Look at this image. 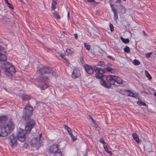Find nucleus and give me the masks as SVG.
<instances>
[{"label":"nucleus","instance_id":"53","mask_svg":"<svg viewBox=\"0 0 156 156\" xmlns=\"http://www.w3.org/2000/svg\"><path fill=\"white\" fill-rule=\"evenodd\" d=\"M5 2L7 4V3L8 2H8V0H5Z\"/></svg>","mask_w":156,"mask_h":156},{"label":"nucleus","instance_id":"18","mask_svg":"<svg viewBox=\"0 0 156 156\" xmlns=\"http://www.w3.org/2000/svg\"><path fill=\"white\" fill-rule=\"evenodd\" d=\"M57 3L56 0H52L51 2V9L54 10L56 8Z\"/></svg>","mask_w":156,"mask_h":156},{"label":"nucleus","instance_id":"46","mask_svg":"<svg viewBox=\"0 0 156 156\" xmlns=\"http://www.w3.org/2000/svg\"><path fill=\"white\" fill-rule=\"evenodd\" d=\"M3 47L0 45V51H2L3 49Z\"/></svg>","mask_w":156,"mask_h":156},{"label":"nucleus","instance_id":"52","mask_svg":"<svg viewBox=\"0 0 156 156\" xmlns=\"http://www.w3.org/2000/svg\"><path fill=\"white\" fill-rule=\"evenodd\" d=\"M19 1L21 2L22 3H24V2L22 0H19Z\"/></svg>","mask_w":156,"mask_h":156},{"label":"nucleus","instance_id":"48","mask_svg":"<svg viewBox=\"0 0 156 156\" xmlns=\"http://www.w3.org/2000/svg\"><path fill=\"white\" fill-rule=\"evenodd\" d=\"M142 33H143V34L144 35H146V36L147 35L146 34V33L145 32V31L144 30H143L142 31Z\"/></svg>","mask_w":156,"mask_h":156},{"label":"nucleus","instance_id":"5","mask_svg":"<svg viewBox=\"0 0 156 156\" xmlns=\"http://www.w3.org/2000/svg\"><path fill=\"white\" fill-rule=\"evenodd\" d=\"M33 108L28 101L23 111V118L25 120H29L33 115Z\"/></svg>","mask_w":156,"mask_h":156},{"label":"nucleus","instance_id":"34","mask_svg":"<svg viewBox=\"0 0 156 156\" xmlns=\"http://www.w3.org/2000/svg\"><path fill=\"white\" fill-rule=\"evenodd\" d=\"M99 142L100 143L103 144V146L107 144L104 141L103 138H100V140H99Z\"/></svg>","mask_w":156,"mask_h":156},{"label":"nucleus","instance_id":"10","mask_svg":"<svg viewBox=\"0 0 156 156\" xmlns=\"http://www.w3.org/2000/svg\"><path fill=\"white\" fill-rule=\"evenodd\" d=\"M119 92L121 94L127 96L135 97V96H134V94L128 90L125 89L121 90Z\"/></svg>","mask_w":156,"mask_h":156},{"label":"nucleus","instance_id":"36","mask_svg":"<svg viewBox=\"0 0 156 156\" xmlns=\"http://www.w3.org/2000/svg\"><path fill=\"white\" fill-rule=\"evenodd\" d=\"M71 138L73 141H75L77 139V138L76 136H74L73 134L72 133H71V134H69Z\"/></svg>","mask_w":156,"mask_h":156},{"label":"nucleus","instance_id":"47","mask_svg":"<svg viewBox=\"0 0 156 156\" xmlns=\"http://www.w3.org/2000/svg\"><path fill=\"white\" fill-rule=\"evenodd\" d=\"M121 2V0H118L115 2L116 3H120Z\"/></svg>","mask_w":156,"mask_h":156},{"label":"nucleus","instance_id":"16","mask_svg":"<svg viewBox=\"0 0 156 156\" xmlns=\"http://www.w3.org/2000/svg\"><path fill=\"white\" fill-rule=\"evenodd\" d=\"M132 136L136 142L138 143H140V142L139 137L137 134L136 133H133L132 134Z\"/></svg>","mask_w":156,"mask_h":156},{"label":"nucleus","instance_id":"12","mask_svg":"<svg viewBox=\"0 0 156 156\" xmlns=\"http://www.w3.org/2000/svg\"><path fill=\"white\" fill-rule=\"evenodd\" d=\"M80 76V71L78 68L74 69L72 74V76L73 78H77Z\"/></svg>","mask_w":156,"mask_h":156},{"label":"nucleus","instance_id":"33","mask_svg":"<svg viewBox=\"0 0 156 156\" xmlns=\"http://www.w3.org/2000/svg\"><path fill=\"white\" fill-rule=\"evenodd\" d=\"M133 64L136 65H138L140 64V62L138 60L135 59L133 60Z\"/></svg>","mask_w":156,"mask_h":156},{"label":"nucleus","instance_id":"6","mask_svg":"<svg viewBox=\"0 0 156 156\" xmlns=\"http://www.w3.org/2000/svg\"><path fill=\"white\" fill-rule=\"evenodd\" d=\"M5 66V74L10 76L13 75L16 72L14 66L9 62H6L4 64Z\"/></svg>","mask_w":156,"mask_h":156},{"label":"nucleus","instance_id":"44","mask_svg":"<svg viewBox=\"0 0 156 156\" xmlns=\"http://www.w3.org/2000/svg\"><path fill=\"white\" fill-rule=\"evenodd\" d=\"M108 57L109 58L112 60H115L114 58L111 56L109 55L108 56Z\"/></svg>","mask_w":156,"mask_h":156},{"label":"nucleus","instance_id":"22","mask_svg":"<svg viewBox=\"0 0 156 156\" xmlns=\"http://www.w3.org/2000/svg\"><path fill=\"white\" fill-rule=\"evenodd\" d=\"M137 104L140 106H144L146 107H147L148 106V105H147L145 102L139 100L137 102Z\"/></svg>","mask_w":156,"mask_h":156},{"label":"nucleus","instance_id":"49","mask_svg":"<svg viewBox=\"0 0 156 156\" xmlns=\"http://www.w3.org/2000/svg\"><path fill=\"white\" fill-rule=\"evenodd\" d=\"M65 60L69 64H70V62L69 60H68L67 58Z\"/></svg>","mask_w":156,"mask_h":156},{"label":"nucleus","instance_id":"51","mask_svg":"<svg viewBox=\"0 0 156 156\" xmlns=\"http://www.w3.org/2000/svg\"><path fill=\"white\" fill-rule=\"evenodd\" d=\"M69 15H70V13L69 12H68L67 14V16L68 17V19H69Z\"/></svg>","mask_w":156,"mask_h":156},{"label":"nucleus","instance_id":"55","mask_svg":"<svg viewBox=\"0 0 156 156\" xmlns=\"http://www.w3.org/2000/svg\"><path fill=\"white\" fill-rule=\"evenodd\" d=\"M123 1H126V0H122Z\"/></svg>","mask_w":156,"mask_h":156},{"label":"nucleus","instance_id":"24","mask_svg":"<svg viewBox=\"0 0 156 156\" xmlns=\"http://www.w3.org/2000/svg\"><path fill=\"white\" fill-rule=\"evenodd\" d=\"M119 8L120 10V12L122 14H124L126 12L125 8L122 5L119 6Z\"/></svg>","mask_w":156,"mask_h":156},{"label":"nucleus","instance_id":"7","mask_svg":"<svg viewBox=\"0 0 156 156\" xmlns=\"http://www.w3.org/2000/svg\"><path fill=\"white\" fill-rule=\"evenodd\" d=\"M29 121L27 122L25 127L26 133H30L32 129L34 127L35 124V121L33 119H30Z\"/></svg>","mask_w":156,"mask_h":156},{"label":"nucleus","instance_id":"25","mask_svg":"<svg viewBox=\"0 0 156 156\" xmlns=\"http://www.w3.org/2000/svg\"><path fill=\"white\" fill-rule=\"evenodd\" d=\"M145 76L148 78L149 80L152 79V77L147 70H145Z\"/></svg>","mask_w":156,"mask_h":156},{"label":"nucleus","instance_id":"28","mask_svg":"<svg viewBox=\"0 0 156 156\" xmlns=\"http://www.w3.org/2000/svg\"><path fill=\"white\" fill-rule=\"evenodd\" d=\"M120 39L122 42L124 43H127L129 42V40L128 38L125 39L122 37H121Z\"/></svg>","mask_w":156,"mask_h":156},{"label":"nucleus","instance_id":"39","mask_svg":"<svg viewBox=\"0 0 156 156\" xmlns=\"http://www.w3.org/2000/svg\"><path fill=\"white\" fill-rule=\"evenodd\" d=\"M60 56L64 59L66 60L67 58H66L65 55L63 54H61L60 55Z\"/></svg>","mask_w":156,"mask_h":156},{"label":"nucleus","instance_id":"50","mask_svg":"<svg viewBox=\"0 0 156 156\" xmlns=\"http://www.w3.org/2000/svg\"><path fill=\"white\" fill-rule=\"evenodd\" d=\"M89 117H90V119H91L92 121H93L94 122V120L93 119V118H92V117L91 116L89 115Z\"/></svg>","mask_w":156,"mask_h":156},{"label":"nucleus","instance_id":"30","mask_svg":"<svg viewBox=\"0 0 156 156\" xmlns=\"http://www.w3.org/2000/svg\"><path fill=\"white\" fill-rule=\"evenodd\" d=\"M124 51L125 52L128 53L130 51V49L129 47L128 46H126L124 49Z\"/></svg>","mask_w":156,"mask_h":156},{"label":"nucleus","instance_id":"26","mask_svg":"<svg viewBox=\"0 0 156 156\" xmlns=\"http://www.w3.org/2000/svg\"><path fill=\"white\" fill-rule=\"evenodd\" d=\"M62 154L60 149L55 152L54 154V156H62Z\"/></svg>","mask_w":156,"mask_h":156},{"label":"nucleus","instance_id":"9","mask_svg":"<svg viewBox=\"0 0 156 156\" xmlns=\"http://www.w3.org/2000/svg\"><path fill=\"white\" fill-rule=\"evenodd\" d=\"M42 136V134H40L38 137L33 138L31 140V146L34 147H36L40 144V140Z\"/></svg>","mask_w":156,"mask_h":156},{"label":"nucleus","instance_id":"54","mask_svg":"<svg viewBox=\"0 0 156 156\" xmlns=\"http://www.w3.org/2000/svg\"><path fill=\"white\" fill-rule=\"evenodd\" d=\"M154 95L156 97V93H154Z\"/></svg>","mask_w":156,"mask_h":156},{"label":"nucleus","instance_id":"21","mask_svg":"<svg viewBox=\"0 0 156 156\" xmlns=\"http://www.w3.org/2000/svg\"><path fill=\"white\" fill-rule=\"evenodd\" d=\"M103 147L105 150V151L107 152V153L110 154L111 155H112V153L111 151H109L108 150V144H107L103 146Z\"/></svg>","mask_w":156,"mask_h":156},{"label":"nucleus","instance_id":"45","mask_svg":"<svg viewBox=\"0 0 156 156\" xmlns=\"http://www.w3.org/2000/svg\"><path fill=\"white\" fill-rule=\"evenodd\" d=\"M74 36L75 37V38L76 39H78V35L77 34H74Z\"/></svg>","mask_w":156,"mask_h":156},{"label":"nucleus","instance_id":"56","mask_svg":"<svg viewBox=\"0 0 156 156\" xmlns=\"http://www.w3.org/2000/svg\"><path fill=\"white\" fill-rule=\"evenodd\" d=\"M1 70H0V73H1Z\"/></svg>","mask_w":156,"mask_h":156},{"label":"nucleus","instance_id":"3","mask_svg":"<svg viewBox=\"0 0 156 156\" xmlns=\"http://www.w3.org/2000/svg\"><path fill=\"white\" fill-rule=\"evenodd\" d=\"M52 71V69L49 67H44L38 68L37 71V73L40 75L37 76V79L42 83L46 82L49 80V77L43 75L45 74H50Z\"/></svg>","mask_w":156,"mask_h":156},{"label":"nucleus","instance_id":"13","mask_svg":"<svg viewBox=\"0 0 156 156\" xmlns=\"http://www.w3.org/2000/svg\"><path fill=\"white\" fill-rule=\"evenodd\" d=\"M60 149L57 145H51L49 147L48 151L50 153H55Z\"/></svg>","mask_w":156,"mask_h":156},{"label":"nucleus","instance_id":"17","mask_svg":"<svg viewBox=\"0 0 156 156\" xmlns=\"http://www.w3.org/2000/svg\"><path fill=\"white\" fill-rule=\"evenodd\" d=\"M74 49L72 48H68L66 50V52L67 54V55L69 54H73L74 53Z\"/></svg>","mask_w":156,"mask_h":156},{"label":"nucleus","instance_id":"31","mask_svg":"<svg viewBox=\"0 0 156 156\" xmlns=\"http://www.w3.org/2000/svg\"><path fill=\"white\" fill-rule=\"evenodd\" d=\"M84 44L86 49L89 51L90 49V45L89 44H87L86 43H84Z\"/></svg>","mask_w":156,"mask_h":156},{"label":"nucleus","instance_id":"14","mask_svg":"<svg viewBox=\"0 0 156 156\" xmlns=\"http://www.w3.org/2000/svg\"><path fill=\"white\" fill-rule=\"evenodd\" d=\"M23 101L29 100L31 98V96L29 95H27L24 94H22L20 96Z\"/></svg>","mask_w":156,"mask_h":156},{"label":"nucleus","instance_id":"35","mask_svg":"<svg viewBox=\"0 0 156 156\" xmlns=\"http://www.w3.org/2000/svg\"><path fill=\"white\" fill-rule=\"evenodd\" d=\"M114 20L115 21H116L118 18V13H117V12H115V13H114Z\"/></svg>","mask_w":156,"mask_h":156},{"label":"nucleus","instance_id":"20","mask_svg":"<svg viewBox=\"0 0 156 156\" xmlns=\"http://www.w3.org/2000/svg\"><path fill=\"white\" fill-rule=\"evenodd\" d=\"M53 14L54 17L57 20L61 18L60 16V15H59L58 12L56 11H55L54 12Z\"/></svg>","mask_w":156,"mask_h":156},{"label":"nucleus","instance_id":"15","mask_svg":"<svg viewBox=\"0 0 156 156\" xmlns=\"http://www.w3.org/2000/svg\"><path fill=\"white\" fill-rule=\"evenodd\" d=\"M105 71H107L108 72H111L112 73H117L118 71L117 70L115 69H112L111 68H105L104 69Z\"/></svg>","mask_w":156,"mask_h":156},{"label":"nucleus","instance_id":"37","mask_svg":"<svg viewBox=\"0 0 156 156\" xmlns=\"http://www.w3.org/2000/svg\"><path fill=\"white\" fill-rule=\"evenodd\" d=\"M109 27L110 28V30L111 31L113 32L114 30V27L113 25L112 24H110L109 25Z\"/></svg>","mask_w":156,"mask_h":156},{"label":"nucleus","instance_id":"41","mask_svg":"<svg viewBox=\"0 0 156 156\" xmlns=\"http://www.w3.org/2000/svg\"><path fill=\"white\" fill-rule=\"evenodd\" d=\"M152 54V53H147L146 54V56L147 58H149L150 57V56L151 55V54Z\"/></svg>","mask_w":156,"mask_h":156},{"label":"nucleus","instance_id":"4","mask_svg":"<svg viewBox=\"0 0 156 156\" xmlns=\"http://www.w3.org/2000/svg\"><path fill=\"white\" fill-rule=\"evenodd\" d=\"M108 82H107L105 80H101V84L103 86L107 88H110L111 87L112 85L115 84V82H116L118 84H121L122 83V80L119 77L117 76L110 75L109 76V79H107Z\"/></svg>","mask_w":156,"mask_h":156},{"label":"nucleus","instance_id":"2","mask_svg":"<svg viewBox=\"0 0 156 156\" xmlns=\"http://www.w3.org/2000/svg\"><path fill=\"white\" fill-rule=\"evenodd\" d=\"M26 133L25 131L20 129L16 135L12 134L9 138V144L12 147L16 145L18 140L21 142H24L26 139Z\"/></svg>","mask_w":156,"mask_h":156},{"label":"nucleus","instance_id":"29","mask_svg":"<svg viewBox=\"0 0 156 156\" xmlns=\"http://www.w3.org/2000/svg\"><path fill=\"white\" fill-rule=\"evenodd\" d=\"M48 87V86L45 83L44 85H42L41 87L40 86V88L41 89L44 90Z\"/></svg>","mask_w":156,"mask_h":156},{"label":"nucleus","instance_id":"1","mask_svg":"<svg viewBox=\"0 0 156 156\" xmlns=\"http://www.w3.org/2000/svg\"><path fill=\"white\" fill-rule=\"evenodd\" d=\"M8 120L6 115L0 116V136H6L14 128V124L10 120L5 124Z\"/></svg>","mask_w":156,"mask_h":156},{"label":"nucleus","instance_id":"32","mask_svg":"<svg viewBox=\"0 0 156 156\" xmlns=\"http://www.w3.org/2000/svg\"><path fill=\"white\" fill-rule=\"evenodd\" d=\"M111 6L112 8V11L113 12V13L116 12H117V9H116L114 7V5L111 4Z\"/></svg>","mask_w":156,"mask_h":156},{"label":"nucleus","instance_id":"42","mask_svg":"<svg viewBox=\"0 0 156 156\" xmlns=\"http://www.w3.org/2000/svg\"><path fill=\"white\" fill-rule=\"evenodd\" d=\"M106 66L107 67L106 68H110L112 66V65L110 63H108L106 65Z\"/></svg>","mask_w":156,"mask_h":156},{"label":"nucleus","instance_id":"8","mask_svg":"<svg viewBox=\"0 0 156 156\" xmlns=\"http://www.w3.org/2000/svg\"><path fill=\"white\" fill-rule=\"evenodd\" d=\"M94 69L95 71L97 73L95 75L96 77L98 78L101 79V81L104 80L101 78L104 76L103 74L105 73L104 71L101 69L97 68L96 66H94Z\"/></svg>","mask_w":156,"mask_h":156},{"label":"nucleus","instance_id":"40","mask_svg":"<svg viewBox=\"0 0 156 156\" xmlns=\"http://www.w3.org/2000/svg\"><path fill=\"white\" fill-rule=\"evenodd\" d=\"M52 73V74L53 76L56 77V71H53L52 70V72L50 73Z\"/></svg>","mask_w":156,"mask_h":156},{"label":"nucleus","instance_id":"19","mask_svg":"<svg viewBox=\"0 0 156 156\" xmlns=\"http://www.w3.org/2000/svg\"><path fill=\"white\" fill-rule=\"evenodd\" d=\"M6 59V56L5 55L0 52V61H5Z\"/></svg>","mask_w":156,"mask_h":156},{"label":"nucleus","instance_id":"43","mask_svg":"<svg viewBox=\"0 0 156 156\" xmlns=\"http://www.w3.org/2000/svg\"><path fill=\"white\" fill-rule=\"evenodd\" d=\"M87 2H95L94 0H85Z\"/></svg>","mask_w":156,"mask_h":156},{"label":"nucleus","instance_id":"23","mask_svg":"<svg viewBox=\"0 0 156 156\" xmlns=\"http://www.w3.org/2000/svg\"><path fill=\"white\" fill-rule=\"evenodd\" d=\"M64 128L67 131L69 134H71V133H72L71 129L67 125H64Z\"/></svg>","mask_w":156,"mask_h":156},{"label":"nucleus","instance_id":"38","mask_svg":"<svg viewBox=\"0 0 156 156\" xmlns=\"http://www.w3.org/2000/svg\"><path fill=\"white\" fill-rule=\"evenodd\" d=\"M7 5H8V7L12 9H14V7H13V5L11 3H9V2H8L7 3Z\"/></svg>","mask_w":156,"mask_h":156},{"label":"nucleus","instance_id":"11","mask_svg":"<svg viewBox=\"0 0 156 156\" xmlns=\"http://www.w3.org/2000/svg\"><path fill=\"white\" fill-rule=\"evenodd\" d=\"M84 68L87 73L89 74H91L94 72V68L93 69L90 65L86 64L84 65Z\"/></svg>","mask_w":156,"mask_h":156},{"label":"nucleus","instance_id":"27","mask_svg":"<svg viewBox=\"0 0 156 156\" xmlns=\"http://www.w3.org/2000/svg\"><path fill=\"white\" fill-rule=\"evenodd\" d=\"M99 66L101 67H104L105 66V62L104 61H100L98 62L96 66Z\"/></svg>","mask_w":156,"mask_h":156}]
</instances>
